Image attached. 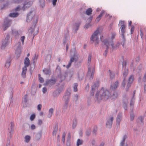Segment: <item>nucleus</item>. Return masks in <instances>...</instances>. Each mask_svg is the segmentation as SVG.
<instances>
[{
	"label": "nucleus",
	"mask_w": 146,
	"mask_h": 146,
	"mask_svg": "<svg viewBox=\"0 0 146 146\" xmlns=\"http://www.w3.org/2000/svg\"><path fill=\"white\" fill-rule=\"evenodd\" d=\"M110 96L109 91L107 90L104 91V88H102L99 92H98L96 94V101L98 102H100L101 100L106 101L110 98Z\"/></svg>",
	"instance_id": "f257e3e1"
},
{
	"label": "nucleus",
	"mask_w": 146,
	"mask_h": 146,
	"mask_svg": "<svg viewBox=\"0 0 146 146\" xmlns=\"http://www.w3.org/2000/svg\"><path fill=\"white\" fill-rule=\"evenodd\" d=\"M100 31L98 29H97L94 32L90 37V40L94 43L95 45L98 44L100 42L98 35L100 34Z\"/></svg>",
	"instance_id": "f03ea898"
},
{
	"label": "nucleus",
	"mask_w": 146,
	"mask_h": 146,
	"mask_svg": "<svg viewBox=\"0 0 146 146\" xmlns=\"http://www.w3.org/2000/svg\"><path fill=\"white\" fill-rule=\"evenodd\" d=\"M9 36L7 35L5 39L2 41V45L1 46V49H3L9 43Z\"/></svg>",
	"instance_id": "7ed1b4c3"
},
{
	"label": "nucleus",
	"mask_w": 146,
	"mask_h": 146,
	"mask_svg": "<svg viewBox=\"0 0 146 146\" xmlns=\"http://www.w3.org/2000/svg\"><path fill=\"white\" fill-rule=\"evenodd\" d=\"M119 24L121 25L120 27L121 31L122 34L123 38L124 39V35L125 33V24L124 22L123 21H121L119 22Z\"/></svg>",
	"instance_id": "20e7f679"
},
{
	"label": "nucleus",
	"mask_w": 146,
	"mask_h": 146,
	"mask_svg": "<svg viewBox=\"0 0 146 146\" xmlns=\"http://www.w3.org/2000/svg\"><path fill=\"white\" fill-rule=\"evenodd\" d=\"M11 24V21L10 20L6 18L4 21V24L3 25V27L4 28V30H6L8 27L10 26Z\"/></svg>",
	"instance_id": "39448f33"
},
{
	"label": "nucleus",
	"mask_w": 146,
	"mask_h": 146,
	"mask_svg": "<svg viewBox=\"0 0 146 146\" xmlns=\"http://www.w3.org/2000/svg\"><path fill=\"white\" fill-rule=\"evenodd\" d=\"M56 82V80L55 79H51L49 80L46 81L45 82V85H49L50 86L54 84Z\"/></svg>",
	"instance_id": "423d86ee"
},
{
	"label": "nucleus",
	"mask_w": 146,
	"mask_h": 146,
	"mask_svg": "<svg viewBox=\"0 0 146 146\" xmlns=\"http://www.w3.org/2000/svg\"><path fill=\"white\" fill-rule=\"evenodd\" d=\"M113 120V117H111L107 119L106 122V125L107 127L110 128L111 127L112 123V121Z\"/></svg>",
	"instance_id": "0eeeda50"
},
{
	"label": "nucleus",
	"mask_w": 146,
	"mask_h": 146,
	"mask_svg": "<svg viewBox=\"0 0 146 146\" xmlns=\"http://www.w3.org/2000/svg\"><path fill=\"white\" fill-rule=\"evenodd\" d=\"M32 12L31 11L27 15V22H29L31 21L34 15V14H32Z\"/></svg>",
	"instance_id": "6e6552de"
},
{
	"label": "nucleus",
	"mask_w": 146,
	"mask_h": 146,
	"mask_svg": "<svg viewBox=\"0 0 146 146\" xmlns=\"http://www.w3.org/2000/svg\"><path fill=\"white\" fill-rule=\"evenodd\" d=\"M103 42L104 43V44L106 46V50L105 51V52L106 53L105 55H106L108 52V49L109 48L110 44L109 42L108 41V40L107 39H105Z\"/></svg>",
	"instance_id": "1a4fd4ad"
},
{
	"label": "nucleus",
	"mask_w": 146,
	"mask_h": 146,
	"mask_svg": "<svg viewBox=\"0 0 146 146\" xmlns=\"http://www.w3.org/2000/svg\"><path fill=\"white\" fill-rule=\"evenodd\" d=\"M27 70V68L26 66H24L22 68V71L21 73L22 77L25 78L26 77V74Z\"/></svg>",
	"instance_id": "9d476101"
},
{
	"label": "nucleus",
	"mask_w": 146,
	"mask_h": 146,
	"mask_svg": "<svg viewBox=\"0 0 146 146\" xmlns=\"http://www.w3.org/2000/svg\"><path fill=\"white\" fill-rule=\"evenodd\" d=\"M99 85V82H97L96 83H95L92 87V92H91V94H92V95L93 96L94 94V92H93V91L96 88V87H98V86H98Z\"/></svg>",
	"instance_id": "9b49d317"
},
{
	"label": "nucleus",
	"mask_w": 146,
	"mask_h": 146,
	"mask_svg": "<svg viewBox=\"0 0 146 146\" xmlns=\"http://www.w3.org/2000/svg\"><path fill=\"white\" fill-rule=\"evenodd\" d=\"M104 13L105 12L104 11H102L99 16L96 18L95 20L97 22H98L101 19L102 16Z\"/></svg>",
	"instance_id": "f8f14e48"
},
{
	"label": "nucleus",
	"mask_w": 146,
	"mask_h": 146,
	"mask_svg": "<svg viewBox=\"0 0 146 146\" xmlns=\"http://www.w3.org/2000/svg\"><path fill=\"white\" fill-rule=\"evenodd\" d=\"M30 64L29 60L28 57H26L24 61V64L25 66L27 68V67H28Z\"/></svg>",
	"instance_id": "ddd939ff"
},
{
	"label": "nucleus",
	"mask_w": 146,
	"mask_h": 146,
	"mask_svg": "<svg viewBox=\"0 0 146 146\" xmlns=\"http://www.w3.org/2000/svg\"><path fill=\"white\" fill-rule=\"evenodd\" d=\"M32 2L29 1L28 2L24 4L23 8L25 9V8H27L30 7L32 4Z\"/></svg>",
	"instance_id": "4468645a"
},
{
	"label": "nucleus",
	"mask_w": 146,
	"mask_h": 146,
	"mask_svg": "<svg viewBox=\"0 0 146 146\" xmlns=\"http://www.w3.org/2000/svg\"><path fill=\"white\" fill-rule=\"evenodd\" d=\"M74 59H75V56H73V57H72L70 58V61L68 63V64L67 65V66H66V68H69L71 66L72 62L74 61Z\"/></svg>",
	"instance_id": "2eb2a0df"
},
{
	"label": "nucleus",
	"mask_w": 146,
	"mask_h": 146,
	"mask_svg": "<svg viewBox=\"0 0 146 146\" xmlns=\"http://www.w3.org/2000/svg\"><path fill=\"white\" fill-rule=\"evenodd\" d=\"M74 59H75V56H73V57H72L70 58V61L68 63V64L67 65V66H66V68H69L71 66L72 62L74 61Z\"/></svg>",
	"instance_id": "dca6fc26"
},
{
	"label": "nucleus",
	"mask_w": 146,
	"mask_h": 146,
	"mask_svg": "<svg viewBox=\"0 0 146 146\" xmlns=\"http://www.w3.org/2000/svg\"><path fill=\"white\" fill-rule=\"evenodd\" d=\"M118 82L116 81L111 85V88L112 89H115L118 86Z\"/></svg>",
	"instance_id": "f3484780"
},
{
	"label": "nucleus",
	"mask_w": 146,
	"mask_h": 146,
	"mask_svg": "<svg viewBox=\"0 0 146 146\" xmlns=\"http://www.w3.org/2000/svg\"><path fill=\"white\" fill-rule=\"evenodd\" d=\"M127 138V136L126 135H124L121 141L119 146H123L124 145V142L125 141V139Z\"/></svg>",
	"instance_id": "a211bd4d"
},
{
	"label": "nucleus",
	"mask_w": 146,
	"mask_h": 146,
	"mask_svg": "<svg viewBox=\"0 0 146 146\" xmlns=\"http://www.w3.org/2000/svg\"><path fill=\"white\" fill-rule=\"evenodd\" d=\"M58 127L57 125H55L54 129V130L52 133V135L56 136V133L58 131Z\"/></svg>",
	"instance_id": "6ab92c4d"
},
{
	"label": "nucleus",
	"mask_w": 146,
	"mask_h": 146,
	"mask_svg": "<svg viewBox=\"0 0 146 146\" xmlns=\"http://www.w3.org/2000/svg\"><path fill=\"white\" fill-rule=\"evenodd\" d=\"M122 114H120L117 115V117L116 119V122L119 124L121 118Z\"/></svg>",
	"instance_id": "aec40b11"
},
{
	"label": "nucleus",
	"mask_w": 146,
	"mask_h": 146,
	"mask_svg": "<svg viewBox=\"0 0 146 146\" xmlns=\"http://www.w3.org/2000/svg\"><path fill=\"white\" fill-rule=\"evenodd\" d=\"M92 11V9L91 8H89L86 11V14L88 15H90Z\"/></svg>",
	"instance_id": "412c9836"
},
{
	"label": "nucleus",
	"mask_w": 146,
	"mask_h": 146,
	"mask_svg": "<svg viewBox=\"0 0 146 146\" xmlns=\"http://www.w3.org/2000/svg\"><path fill=\"white\" fill-rule=\"evenodd\" d=\"M19 14L18 13H11L9 15V16L11 17H16L18 16Z\"/></svg>",
	"instance_id": "4be33fe9"
},
{
	"label": "nucleus",
	"mask_w": 146,
	"mask_h": 146,
	"mask_svg": "<svg viewBox=\"0 0 146 146\" xmlns=\"http://www.w3.org/2000/svg\"><path fill=\"white\" fill-rule=\"evenodd\" d=\"M43 72L46 75L49 74L50 73V70L47 69H45L43 70Z\"/></svg>",
	"instance_id": "5701e85b"
},
{
	"label": "nucleus",
	"mask_w": 146,
	"mask_h": 146,
	"mask_svg": "<svg viewBox=\"0 0 146 146\" xmlns=\"http://www.w3.org/2000/svg\"><path fill=\"white\" fill-rule=\"evenodd\" d=\"M83 143V141L82 140H81L80 139H78L77 141V146H79L82 144Z\"/></svg>",
	"instance_id": "b1692460"
},
{
	"label": "nucleus",
	"mask_w": 146,
	"mask_h": 146,
	"mask_svg": "<svg viewBox=\"0 0 146 146\" xmlns=\"http://www.w3.org/2000/svg\"><path fill=\"white\" fill-rule=\"evenodd\" d=\"M111 40L113 39L116 36V33L115 32H112L111 34Z\"/></svg>",
	"instance_id": "393cba45"
},
{
	"label": "nucleus",
	"mask_w": 146,
	"mask_h": 146,
	"mask_svg": "<svg viewBox=\"0 0 146 146\" xmlns=\"http://www.w3.org/2000/svg\"><path fill=\"white\" fill-rule=\"evenodd\" d=\"M128 73V70L127 69H126L124 71L123 73V76L124 78V79H125V77L127 76Z\"/></svg>",
	"instance_id": "a878e982"
},
{
	"label": "nucleus",
	"mask_w": 146,
	"mask_h": 146,
	"mask_svg": "<svg viewBox=\"0 0 146 146\" xmlns=\"http://www.w3.org/2000/svg\"><path fill=\"white\" fill-rule=\"evenodd\" d=\"M133 75L131 76L129 78L128 82H131V83H132L133 80Z\"/></svg>",
	"instance_id": "bb28decb"
},
{
	"label": "nucleus",
	"mask_w": 146,
	"mask_h": 146,
	"mask_svg": "<svg viewBox=\"0 0 146 146\" xmlns=\"http://www.w3.org/2000/svg\"><path fill=\"white\" fill-rule=\"evenodd\" d=\"M111 44L112 46V48L113 50L115 48H117L119 46V44H117L115 46H114V44L113 43V41L111 42Z\"/></svg>",
	"instance_id": "cd10ccee"
},
{
	"label": "nucleus",
	"mask_w": 146,
	"mask_h": 146,
	"mask_svg": "<svg viewBox=\"0 0 146 146\" xmlns=\"http://www.w3.org/2000/svg\"><path fill=\"white\" fill-rule=\"evenodd\" d=\"M135 91L134 90L133 92V96L132 97V98L131 100V101L130 103V105L131 106L132 105H133V103L132 102V101L134 99V97L135 96Z\"/></svg>",
	"instance_id": "c85d7f7f"
},
{
	"label": "nucleus",
	"mask_w": 146,
	"mask_h": 146,
	"mask_svg": "<svg viewBox=\"0 0 146 146\" xmlns=\"http://www.w3.org/2000/svg\"><path fill=\"white\" fill-rule=\"evenodd\" d=\"M40 6L42 7H43L44 6L45 1L44 0H41L40 1Z\"/></svg>",
	"instance_id": "c756f323"
},
{
	"label": "nucleus",
	"mask_w": 146,
	"mask_h": 146,
	"mask_svg": "<svg viewBox=\"0 0 146 146\" xmlns=\"http://www.w3.org/2000/svg\"><path fill=\"white\" fill-rule=\"evenodd\" d=\"M25 141L27 143L29 142L30 139V137L29 136L27 135L25 137Z\"/></svg>",
	"instance_id": "7c9ffc66"
},
{
	"label": "nucleus",
	"mask_w": 146,
	"mask_h": 146,
	"mask_svg": "<svg viewBox=\"0 0 146 146\" xmlns=\"http://www.w3.org/2000/svg\"><path fill=\"white\" fill-rule=\"evenodd\" d=\"M117 96V93L114 92L113 94V95L111 97L113 99H115L116 98Z\"/></svg>",
	"instance_id": "2f4dec72"
},
{
	"label": "nucleus",
	"mask_w": 146,
	"mask_h": 146,
	"mask_svg": "<svg viewBox=\"0 0 146 146\" xmlns=\"http://www.w3.org/2000/svg\"><path fill=\"white\" fill-rule=\"evenodd\" d=\"M35 117V114H32L30 117V119L31 121H33L34 120Z\"/></svg>",
	"instance_id": "473e14b6"
},
{
	"label": "nucleus",
	"mask_w": 146,
	"mask_h": 146,
	"mask_svg": "<svg viewBox=\"0 0 146 146\" xmlns=\"http://www.w3.org/2000/svg\"><path fill=\"white\" fill-rule=\"evenodd\" d=\"M78 84L77 83H75L74 84V92H77V87Z\"/></svg>",
	"instance_id": "72a5a7b5"
},
{
	"label": "nucleus",
	"mask_w": 146,
	"mask_h": 146,
	"mask_svg": "<svg viewBox=\"0 0 146 146\" xmlns=\"http://www.w3.org/2000/svg\"><path fill=\"white\" fill-rule=\"evenodd\" d=\"M40 74H38V79L40 82L42 83L43 82L44 80L42 78L40 77Z\"/></svg>",
	"instance_id": "f704fd0d"
},
{
	"label": "nucleus",
	"mask_w": 146,
	"mask_h": 146,
	"mask_svg": "<svg viewBox=\"0 0 146 146\" xmlns=\"http://www.w3.org/2000/svg\"><path fill=\"white\" fill-rule=\"evenodd\" d=\"M25 38V37L24 36H22L20 38V39L22 42V44H24V41Z\"/></svg>",
	"instance_id": "c9c22d12"
},
{
	"label": "nucleus",
	"mask_w": 146,
	"mask_h": 146,
	"mask_svg": "<svg viewBox=\"0 0 146 146\" xmlns=\"http://www.w3.org/2000/svg\"><path fill=\"white\" fill-rule=\"evenodd\" d=\"M140 36H141V37L142 39H143V31L142 29H141L140 31Z\"/></svg>",
	"instance_id": "e433bc0d"
},
{
	"label": "nucleus",
	"mask_w": 146,
	"mask_h": 146,
	"mask_svg": "<svg viewBox=\"0 0 146 146\" xmlns=\"http://www.w3.org/2000/svg\"><path fill=\"white\" fill-rule=\"evenodd\" d=\"M42 105L41 104H39L37 106V108L38 110L39 111H40L41 109L42 108Z\"/></svg>",
	"instance_id": "4c0bfd02"
},
{
	"label": "nucleus",
	"mask_w": 146,
	"mask_h": 146,
	"mask_svg": "<svg viewBox=\"0 0 146 146\" xmlns=\"http://www.w3.org/2000/svg\"><path fill=\"white\" fill-rule=\"evenodd\" d=\"M76 121L75 120L74 121H73V123L72 124V127L73 128H74V127L76 126Z\"/></svg>",
	"instance_id": "58836bf2"
},
{
	"label": "nucleus",
	"mask_w": 146,
	"mask_h": 146,
	"mask_svg": "<svg viewBox=\"0 0 146 146\" xmlns=\"http://www.w3.org/2000/svg\"><path fill=\"white\" fill-rule=\"evenodd\" d=\"M110 73V76L111 78H113L114 77V74L113 73H112L110 70H109Z\"/></svg>",
	"instance_id": "ea45409f"
},
{
	"label": "nucleus",
	"mask_w": 146,
	"mask_h": 146,
	"mask_svg": "<svg viewBox=\"0 0 146 146\" xmlns=\"http://www.w3.org/2000/svg\"><path fill=\"white\" fill-rule=\"evenodd\" d=\"M132 83H131V82H128L127 86V90L131 86Z\"/></svg>",
	"instance_id": "a19ab883"
},
{
	"label": "nucleus",
	"mask_w": 146,
	"mask_h": 146,
	"mask_svg": "<svg viewBox=\"0 0 146 146\" xmlns=\"http://www.w3.org/2000/svg\"><path fill=\"white\" fill-rule=\"evenodd\" d=\"M130 119L131 121H133L134 118V115L133 114H131L130 115Z\"/></svg>",
	"instance_id": "79ce46f5"
},
{
	"label": "nucleus",
	"mask_w": 146,
	"mask_h": 146,
	"mask_svg": "<svg viewBox=\"0 0 146 146\" xmlns=\"http://www.w3.org/2000/svg\"><path fill=\"white\" fill-rule=\"evenodd\" d=\"M11 65L10 62V61H7L5 64L6 66H9Z\"/></svg>",
	"instance_id": "37998d69"
},
{
	"label": "nucleus",
	"mask_w": 146,
	"mask_h": 146,
	"mask_svg": "<svg viewBox=\"0 0 146 146\" xmlns=\"http://www.w3.org/2000/svg\"><path fill=\"white\" fill-rule=\"evenodd\" d=\"M13 35H15V36H17L18 35H19V33L17 31H15L14 32H13Z\"/></svg>",
	"instance_id": "c03bdc74"
},
{
	"label": "nucleus",
	"mask_w": 146,
	"mask_h": 146,
	"mask_svg": "<svg viewBox=\"0 0 146 146\" xmlns=\"http://www.w3.org/2000/svg\"><path fill=\"white\" fill-rule=\"evenodd\" d=\"M125 84V79H124L123 82L122 83V86L124 87Z\"/></svg>",
	"instance_id": "a18cd8bd"
},
{
	"label": "nucleus",
	"mask_w": 146,
	"mask_h": 146,
	"mask_svg": "<svg viewBox=\"0 0 146 146\" xmlns=\"http://www.w3.org/2000/svg\"><path fill=\"white\" fill-rule=\"evenodd\" d=\"M146 79V73H145L144 75V77L143 78V81L144 82H145Z\"/></svg>",
	"instance_id": "49530a36"
},
{
	"label": "nucleus",
	"mask_w": 146,
	"mask_h": 146,
	"mask_svg": "<svg viewBox=\"0 0 146 146\" xmlns=\"http://www.w3.org/2000/svg\"><path fill=\"white\" fill-rule=\"evenodd\" d=\"M42 91L43 93L44 94L47 92V89L45 87L43 88L42 89Z\"/></svg>",
	"instance_id": "de8ad7c7"
},
{
	"label": "nucleus",
	"mask_w": 146,
	"mask_h": 146,
	"mask_svg": "<svg viewBox=\"0 0 146 146\" xmlns=\"http://www.w3.org/2000/svg\"><path fill=\"white\" fill-rule=\"evenodd\" d=\"M54 110L53 109L50 108L49 110V113L53 114Z\"/></svg>",
	"instance_id": "09e8293b"
},
{
	"label": "nucleus",
	"mask_w": 146,
	"mask_h": 146,
	"mask_svg": "<svg viewBox=\"0 0 146 146\" xmlns=\"http://www.w3.org/2000/svg\"><path fill=\"white\" fill-rule=\"evenodd\" d=\"M90 26V24H88L87 25H86L84 27V28L85 29H87L88 27H89Z\"/></svg>",
	"instance_id": "8fccbe9b"
},
{
	"label": "nucleus",
	"mask_w": 146,
	"mask_h": 146,
	"mask_svg": "<svg viewBox=\"0 0 146 146\" xmlns=\"http://www.w3.org/2000/svg\"><path fill=\"white\" fill-rule=\"evenodd\" d=\"M57 1V0H52V4L53 5H56Z\"/></svg>",
	"instance_id": "3c124183"
},
{
	"label": "nucleus",
	"mask_w": 146,
	"mask_h": 146,
	"mask_svg": "<svg viewBox=\"0 0 146 146\" xmlns=\"http://www.w3.org/2000/svg\"><path fill=\"white\" fill-rule=\"evenodd\" d=\"M80 25V23H75V26L78 29Z\"/></svg>",
	"instance_id": "603ef678"
},
{
	"label": "nucleus",
	"mask_w": 146,
	"mask_h": 146,
	"mask_svg": "<svg viewBox=\"0 0 146 146\" xmlns=\"http://www.w3.org/2000/svg\"><path fill=\"white\" fill-rule=\"evenodd\" d=\"M134 27L133 26H131V34H132L133 33L134 31Z\"/></svg>",
	"instance_id": "864d4df0"
},
{
	"label": "nucleus",
	"mask_w": 146,
	"mask_h": 146,
	"mask_svg": "<svg viewBox=\"0 0 146 146\" xmlns=\"http://www.w3.org/2000/svg\"><path fill=\"white\" fill-rule=\"evenodd\" d=\"M42 123V121L41 120H39L38 121V124L40 125Z\"/></svg>",
	"instance_id": "5fc2aeb1"
},
{
	"label": "nucleus",
	"mask_w": 146,
	"mask_h": 146,
	"mask_svg": "<svg viewBox=\"0 0 146 146\" xmlns=\"http://www.w3.org/2000/svg\"><path fill=\"white\" fill-rule=\"evenodd\" d=\"M31 128L32 129H34L35 128V126L33 124L31 126Z\"/></svg>",
	"instance_id": "6e6d98bb"
},
{
	"label": "nucleus",
	"mask_w": 146,
	"mask_h": 146,
	"mask_svg": "<svg viewBox=\"0 0 146 146\" xmlns=\"http://www.w3.org/2000/svg\"><path fill=\"white\" fill-rule=\"evenodd\" d=\"M91 58V56L90 55H89V56L88 57V62H90Z\"/></svg>",
	"instance_id": "4d7b16f0"
},
{
	"label": "nucleus",
	"mask_w": 146,
	"mask_h": 146,
	"mask_svg": "<svg viewBox=\"0 0 146 146\" xmlns=\"http://www.w3.org/2000/svg\"><path fill=\"white\" fill-rule=\"evenodd\" d=\"M66 136V134L65 133H63L62 134V138L63 139L65 138V137Z\"/></svg>",
	"instance_id": "13d9d810"
},
{
	"label": "nucleus",
	"mask_w": 146,
	"mask_h": 146,
	"mask_svg": "<svg viewBox=\"0 0 146 146\" xmlns=\"http://www.w3.org/2000/svg\"><path fill=\"white\" fill-rule=\"evenodd\" d=\"M52 114L49 113L48 114V117L49 118H50L52 116Z\"/></svg>",
	"instance_id": "bf43d9fd"
},
{
	"label": "nucleus",
	"mask_w": 146,
	"mask_h": 146,
	"mask_svg": "<svg viewBox=\"0 0 146 146\" xmlns=\"http://www.w3.org/2000/svg\"><path fill=\"white\" fill-rule=\"evenodd\" d=\"M144 32L145 33L146 35L145 36V39L146 40V28H145L144 29Z\"/></svg>",
	"instance_id": "052dcab7"
},
{
	"label": "nucleus",
	"mask_w": 146,
	"mask_h": 146,
	"mask_svg": "<svg viewBox=\"0 0 146 146\" xmlns=\"http://www.w3.org/2000/svg\"><path fill=\"white\" fill-rule=\"evenodd\" d=\"M97 130V128L96 127H95L94 128V129L93 132L94 133H95L96 131Z\"/></svg>",
	"instance_id": "680f3d73"
},
{
	"label": "nucleus",
	"mask_w": 146,
	"mask_h": 146,
	"mask_svg": "<svg viewBox=\"0 0 146 146\" xmlns=\"http://www.w3.org/2000/svg\"><path fill=\"white\" fill-rule=\"evenodd\" d=\"M20 8V7H17L15 9V11H18Z\"/></svg>",
	"instance_id": "e2e57ef3"
},
{
	"label": "nucleus",
	"mask_w": 146,
	"mask_h": 146,
	"mask_svg": "<svg viewBox=\"0 0 146 146\" xmlns=\"http://www.w3.org/2000/svg\"><path fill=\"white\" fill-rule=\"evenodd\" d=\"M131 23H132V22L131 21H130L129 23V26H131Z\"/></svg>",
	"instance_id": "0e129e2a"
},
{
	"label": "nucleus",
	"mask_w": 146,
	"mask_h": 146,
	"mask_svg": "<svg viewBox=\"0 0 146 146\" xmlns=\"http://www.w3.org/2000/svg\"><path fill=\"white\" fill-rule=\"evenodd\" d=\"M90 134V132L89 131L88 132H87L86 133V135L87 136H89Z\"/></svg>",
	"instance_id": "69168bd1"
},
{
	"label": "nucleus",
	"mask_w": 146,
	"mask_h": 146,
	"mask_svg": "<svg viewBox=\"0 0 146 146\" xmlns=\"http://www.w3.org/2000/svg\"><path fill=\"white\" fill-rule=\"evenodd\" d=\"M92 17H90L89 18V20H90V21H91V20H92Z\"/></svg>",
	"instance_id": "338daca9"
},
{
	"label": "nucleus",
	"mask_w": 146,
	"mask_h": 146,
	"mask_svg": "<svg viewBox=\"0 0 146 146\" xmlns=\"http://www.w3.org/2000/svg\"><path fill=\"white\" fill-rule=\"evenodd\" d=\"M144 90L146 91V84H145L144 85Z\"/></svg>",
	"instance_id": "774afa93"
}]
</instances>
